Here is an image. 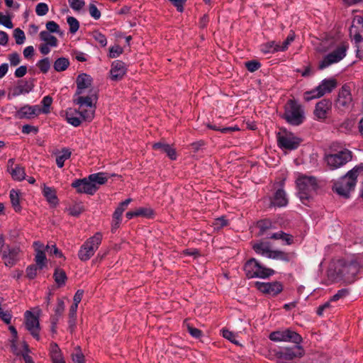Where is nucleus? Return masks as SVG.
Listing matches in <instances>:
<instances>
[{"instance_id":"nucleus-27","label":"nucleus","mask_w":363,"mask_h":363,"mask_svg":"<svg viewBox=\"0 0 363 363\" xmlns=\"http://www.w3.org/2000/svg\"><path fill=\"white\" fill-rule=\"evenodd\" d=\"M153 149L160 150L162 152H164L172 160H174L177 159L176 151L169 145L162 143H156L152 145Z\"/></svg>"},{"instance_id":"nucleus-43","label":"nucleus","mask_w":363,"mask_h":363,"mask_svg":"<svg viewBox=\"0 0 363 363\" xmlns=\"http://www.w3.org/2000/svg\"><path fill=\"white\" fill-rule=\"evenodd\" d=\"M207 126L210 129H212V130H217V131H220V132H221L222 133H224V134L230 133H233L234 131L239 130V128L238 126H236V125L233 126V127H224V128H222L218 127L216 125H211V124H208Z\"/></svg>"},{"instance_id":"nucleus-24","label":"nucleus","mask_w":363,"mask_h":363,"mask_svg":"<svg viewBox=\"0 0 363 363\" xmlns=\"http://www.w3.org/2000/svg\"><path fill=\"white\" fill-rule=\"evenodd\" d=\"M43 195L51 206H56L58 204L59 200L57 196V191L54 188L43 184Z\"/></svg>"},{"instance_id":"nucleus-26","label":"nucleus","mask_w":363,"mask_h":363,"mask_svg":"<svg viewBox=\"0 0 363 363\" xmlns=\"http://www.w3.org/2000/svg\"><path fill=\"white\" fill-rule=\"evenodd\" d=\"M252 249L257 254L268 258H270L269 255H272L273 252L268 242H261L255 243L252 245Z\"/></svg>"},{"instance_id":"nucleus-35","label":"nucleus","mask_w":363,"mask_h":363,"mask_svg":"<svg viewBox=\"0 0 363 363\" xmlns=\"http://www.w3.org/2000/svg\"><path fill=\"white\" fill-rule=\"evenodd\" d=\"M40 38L41 40L45 41L46 44L50 45L51 47L57 46V39L54 35H51L47 30H43L40 33Z\"/></svg>"},{"instance_id":"nucleus-33","label":"nucleus","mask_w":363,"mask_h":363,"mask_svg":"<svg viewBox=\"0 0 363 363\" xmlns=\"http://www.w3.org/2000/svg\"><path fill=\"white\" fill-rule=\"evenodd\" d=\"M279 49V43L275 41H269L260 45V50L264 54L274 53L281 52Z\"/></svg>"},{"instance_id":"nucleus-41","label":"nucleus","mask_w":363,"mask_h":363,"mask_svg":"<svg viewBox=\"0 0 363 363\" xmlns=\"http://www.w3.org/2000/svg\"><path fill=\"white\" fill-rule=\"evenodd\" d=\"M10 174L12 178L16 181H22L26 178L25 169L19 165H17L15 168L11 169Z\"/></svg>"},{"instance_id":"nucleus-36","label":"nucleus","mask_w":363,"mask_h":363,"mask_svg":"<svg viewBox=\"0 0 363 363\" xmlns=\"http://www.w3.org/2000/svg\"><path fill=\"white\" fill-rule=\"evenodd\" d=\"M76 305H72L69 312L68 329L70 333H73L76 328L77 311Z\"/></svg>"},{"instance_id":"nucleus-64","label":"nucleus","mask_w":363,"mask_h":363,"mask_svg":"<svg viewBox=\"0 0 363 363\" xmlns=\"http://www.w3.org/2000/svg\"><path fill=\"white\" fill-rule=\"evenodd\" d=\"M187 327V331L189 333V334L195 337V338H199L202 335V331L198 328H194L193 326L190 325L189 324H186Z\"/></svg>"},{"instance_id":"nucleus-37","label":"nucleus","mask_w":363,"mask_h":363,"mask_svg":"<svg viewBox=\"0 0 363 363\" xmlns=\"http://www.w3.org/2000/svg\"><path fill=\"white\" fill-rule=\"evenodd\" d=\"M9 196H10L11 205H12L13 208H14V211L16 212H20L21 211L22 208H21V206L20 205L19 192L14 189H11L10 191Z\"/></svg>"},{"instance_id":"nucleus-47","label":"nucleus","mask_w":363,"mask_h":363,"mask_svg":"<svg viewBox=\"0 0 363 363\" xmlns=\"http://www.w3.org/2000/svg\"><path fill=\"white\" fill-rule=\"evenodd\" d=\"M295 39V33L294 31L291 30L289 35L287 36L286 39L282 43L281 45L279 44V49L281 52H284L286 50L289 46V45Z\"/></svg>"},{"instance_id":"nucleus-8","label":"nucleus","mask_w":363,"mask_h":363,"mask_svg":"<svg viewBox=\"0 0 363 363\" xmlns=\"http://www.w3.org/2000/svg\"><path fill=\"white\" fill-rule=\"evenodd\" d=\"M102 235L100 233H95L87 239L80 247L78 252V257L82 262L89 260L96 252L101 243Z\"/></svg>"},{"instance_id":"nucleus-12","label":"nucleus","mask_w":363,"mask_h":363,"mask_svg":"<svg viewBox=\"0 0 363 363\" xmlns=\"http://www.w3.org/2000/svg\"><path fill=\"white\" fill-rule=\"evenodd\" d=\"M301 143V139L295 136L291 133H285L277 134V144L282 150H294L298 147Z\"/></svg>"},{"instance_id":"nucleus-10","label":"nucleus","mask_w":363,"mask_h":363,"mask_svg":"<svg viewBox=\"0 0 363 363\" xmlns=\"http://www.w3.org/2000/svg\"><path fill=\"white\" fill-rule=\"evenodd\" d=\"M337 82L335 79H325L321 83L311 91L304 94V99L307 101L320 98L327 93H330L336 86Z\"/></svg>"},{"instance_id":"nucleus-21","label":"nucleus","mask_w":363,"mask_h":363,"mask_svg":"<svg viewBox=\"0 0 363 363\" xmlns=\"http://www.w3.org/2000/svg\"><path fill=\"white\" fill-rule=\"evenodd\" d=\"M33 84L32 81H26V80H18L17 82L16 85L11 89V92L9 94V98L11 96L16 97L21 94H28L32 91L33 88Z\"/></svg>"},{"instance_id":"nucleus-9","label":"nucleus","mask_w":363,"mask_h":363,"mask_svg":"<svg viewBox=\"0 0 363 363\" xmlns=\"http://www.w3.org/2000/svg\"><path fill=\"white\" fill-rule=\"evenodd\" d=\"M354 84L352 82L344 84L338 91L337 99L335 101V107L341 111L349 110L353 106V97L352 90Z\"/></svg>"},{"instance_id":"nucleus-40","label":"nucleus","mask_w":363,"mask_h":363,"mask_svg":"<svg viewBox=\"0 0 363 363\" xmlns=\"http://www.w3.org/2000/svg\"><path fill=\"white\" fill-rule=\"evenodd\" d=\"M53 277L55 281L59 286H64L67 279L65 272L58 268L55 270Z\"/></svg>"},{"instance_id":"nucleus-62","label":"nucleus","mask_w":363,"mask_h":363,"mask_svg":"<svg viewBox=\"0 0 363 363\" xmlns=\"http://www.w3.org/2000/svg\"><path fill=\"white\" fill-rule=\"evenodd\" d=\"M228 222L225 218L224 216H222V217L215 219V220L213 223L215 229H220L224 226L228 225Z\"/></svg>"},{"instance_id":"nucleus-55","label":"nucleus","mask_w":363,"mask_h":363,"mask_svg":"<svg viewBox=\"0 0 363 363\" xmlns=\"http://www.w3.org/2000/svg\"><path fill=\"white\" fill-rule=\"evenodd\" d=\"M38 267L37 264L29 265L26 270V276L30 279H33L37 275Z\"/></svg>"},{"instance_id":"nucleus-52","label":"nucleus","mask_w":363,"mask_h":363,"mask_svg":"<svg viewBox=\"0 0 363 363\" xmlns=\"http://www.w3.org/2000/svg\"><path fill=\"white\" fill-rule=\"evenodd\" d=\"M66 118L67 122L74 127H77L82 123L80 118L74 116L72 113H67Z\"/></svg>"},{"instance_id":"nucleus-54","label":"nucleus","mask_w":363,"mask_h":363,"mask_svg":"<svg viewBox=\"0 0 363 363\" xmlns=\"http://www.w3.org/2000/svg\"><path fill=\"white\" fill-rule=\"evenodd\" d=\"M76 352L72 354V360L75 363H84V356L81 352L80 347L75 348Z\"/></svg>"},{"instance_id":"nucleus-49","label":"nucleus","mask_w":363,"mask_h":363,"mask_svg":"<svg viewBox=\"0 0 363 363\" xmlns=\"http://www.w3.org/2000/svg\"><path fill=\"white\" fill-rule=\"evenodd\" d=\"M13 37L16 40V43L21 45L24 43L26 36L24 32L20 28H16L13 31Z\"/></svg>"},{"instance_id":"nucleus-28","label":"nucleus","mask_w":363,"mask_h":363,"mask_svg":"<svg viewBox=\"0 0 363 363\" xmlns=\"http://www.w3.org/2000/svg\"><path fill=\"white\" fill-rule=\"evenodd\" d=\"M356 33H361L363 36V15L354 16L352 24L350 28V36L352 37Z\"/></svg>"},{"instance_id":"nucleus-13","label":"nucleus","mask_w":363,"mask_h":363,"mask_svg":"<svg viewBox=\"0 0 363 363\" xmlns=\"http://www.w3.org/2000/svg\"><path fill=\"white\" fill-rule=\"evenodd\" d=\"M21 250L18 247L4 246L1 250V259L6 267H12L21 259Z\"/></svg>"},{"instance_id":"nucleus-5","label":"nucleus","mask_w":363,"mask_h":363,"mask_svg":"<svg viewBox=\"0 0 363 363\" xmlns=\"http://www.w3.org/2000/svg\"><path fill=\"white\" fill-rule=\"evenodd\" d=\"M282 118L292 125H300L306 118L303 107L295 99H289L284 105Z\"/></svg>"},{"instance_id":"nucleus-23","label":"nucleus","mask_w":363,"mask_h":363,"mask_svg":"<svg viewBox=\"0 0 363 363\" xmlns=\"http://www.w3.org/2000/svg\"><path fill=\"white\" fill-rule=\"evenodd\" d=\"M35 247V262L39 269H43L47 264V259L45 253V246L40 241L33 242Z\"/></svg>"},{"instance_id":"nucleus-34","label":"nucleus","mask_w":363,"mask_h":363,"mask_svg":"<svg viewBox=\"0 0 363 363\" xmlns=\"http://www.w3.org/2000/svg\"><path fill=\"white\" fill-rule=\"evenodd\" d=\"M354 40L355 46L357 48V57L359 59H363V36L361 33L355 32L352 37H350Z\"/></svg>"},{"instance_id":"nucleus-32","label":"nucleus","mask_w":363,"mask_h":363,"mask_svg":"<svg viewBox=\"0 0 363 363\" xmlns=\"http://www.w3.org/2000/svg\"><path fill=\"white\" fill-rule=\"evenodd\" d=\"M257 226L259 230V235H266V237H267V234L269 233V231L274 228L273 223L269 219L258 221Z\"/></svg>"},{"instance_id":"nucleus-56","label":"nucleus","mask_w":363,"mask_h":363,"mask_svg":"<svg viewBox=\"0 0 363 363\" xmlns=\"http://www.w3.org/2000/svg\"><path fill=\"white\" fill-rule=\"evenodd\" d=\"M48 10V6L45 3H39L35 7V12L40 16L47 14Z\"/></svg>"},{"instance_id":"nucleus-18","label":"nucleus","mask_w":363,"mask_h":363,"mask_svg":"<svg viewBox=\"0 0 363 363\" xmlns=\"http://www.w3.org/2000/svg\"><path fill=\"white\" fill-rule=\"evenodd\" d=\"M255 285L259 291L270 296H275L283 290V285L279 281L267 283L257 281Z\"/></svg>"},{"instance_id":"nucleus-39","label":"nucleus","mask_w":363,"mask_h":363,"mask_svg":"<svg viewBox=\"0 0 363 363\" xmlns=\"http://www.w3.org/2000/svg\"><path fill=\"white\" fill-rule=\"evenodd\" d=\"M72 155V152L68 148H63L61 151V154L57 155L56 157V164L59 168H62L64 166L65 160H68Z\"/></svg>"},{"instance_id":"nucleus-38","label":"nucleus","mask_w":363,"mask_h":363,"mask_svg":"<svg viewBox=\"0 0 363 363\" xmlns=\"http://www.w3.org/2000/svg\"><path fill=\"white\" fill-rule=\"evenodd\" d=\"M69 66V61L67 58L62 57L57 58L53 65V67L57 72H63Z\"/></svg>"},{"instance_id":"nucleus-61","label":"nucleus","mask_w":363,"mask_h":363,"mask_svg":"<svg viewBox=\"0 0 363 363\" xmlns=\"http://www.w3.org/2000/svg\"><path fill=\"white\" fill-rule=\"evenodd\" d=\"M89 11L91 17L98 20L101 17V12L94 4H90L89 6Z\"/></svg>"},{"instance_id":"nucleus-25","label":"nucleus","mask_w":363,"mask_h":363,"mask_svg":"<svg viewBox=\"0 0 363 363\" xmlns=\"http://www.w3.org/2000/svg\"><path fill=\"white\" fill-rule=\"evenodd\" d=\"M288 203V199L285 191L282 189H279L274 194L270 206L274 207H283Z\"/></svg>"},{"instance_id":"nucleus-42","label":"nucleus","mask_w":363,"mask_h":363,"mask_svg":"<svg viewBox=\"0 0 363 363\" xmlns=\"http://www.w3.org/2000/svg\"><path fill=\"white\" fill-rule=\"evenodd\" d=\"M354 127V122L351 120L347 119L338 125L337 129L339 132L349 134L352 132Z\"/></svg>"},{"instance_id":"nucleus-58","label":"nucleus","mask_w":363,"mask_h":363,"mask_svg":"<svg viewBox=\"0 0 363 363\" xmlns=\"http://www.w3.org/2000/svg\"><path fill=\"white\" fill-rule=\"evenodd\" d=\"M70 7L74 11L81 10L85 3L84 0H68Z\"/></svg>"},{"instance_id":"nucleus-50","label":"nucleus","mask_w":363,"mask_h":363,"mask_svg":"<svg viewBox=\"0 0 363 363\" xmlns=\"http://www.w3.org/2000/svg\"><path fill=\"white\" fill-rule=\"evenodd\" d=\"M137 217L142 216L145 218H150L153 216L154 211L150 208H139L135 209Z\"/></svg>"},{"instance_id":"nucleus-3","label":"nucleus","mask_w":363,"mask_h":363,"mask_svg":"<svg viewBox=\"0 0 363 363\" xmlns=\"http://www.w3.org/2000/svg\"><path fill=\"white\" fill-rule=\"evenodd\" d=\"M363 172V164H360L350 170L344 177L335 182L333 190L344 198H349L354 190L358 175Z\"/></svg>"},{"instance_id":"nucleus-30","label":"nucleus","mask_w":363,"mask_h":363,"mask_svg":"<svg viewBox=\"0 0 363 363\" xmlns=\"http://www.w3.org/2000/svg\"><path fill=\"white\" fill-rule=\"evenodd\" d=\"M50 354L53 363H65L62 358L61 350L57 343H50Z\"/></svg>"},{"instance_id":"nucleus-4","label":"nucleus","mask_w":363,"mask_h":363,"mask_svg":"<svg viewBox=\"0 0 363 363\" xmlns=\"http://www.w3.org/2000/svg\"><path fill=\"white\" fill-rule=\"evenodd\" d=\"M298 196L303 204L313 198L318 189L317 179L314 177L300 176L296 180Z\"/></svg>"},{"instance_id":"nucleus-59","label":"nucleus","mask_w":363,"mask_h":363,"mask_svg":"<svg viewBox=\"0 0 363 363\" xmlns=\"http://www.w3.org/2000/svg\"><path fill=\"white\" fill-rule=\"evenodd\" d=\"M46 28L49 33H59L60 31L59 25L53 21L47 22Z\"/></svg>"},{"instance_id":"nucleus-53","label":"nucleus","mask_w":363,"mask_h":363,"mask_svg":"<svg viewBox=\"0 0 363 363\" xmlns=\"http://www.w3.org/2000/svg\"><path fill=\"white\" fill-rule=\"evenodd\" d=\"M93 38L96 40L102 47H105L107 44V40L106 36L99 31L93 32Z\"/></svg>"},{"instance_id":"nucleus-29","label":"nucleus","mask_w":363,"mask_h":363,"mask_svg":"<svg viewBox=\"0 0 363 363\" xmlns=\"http://www.w3.org/2000/svg\"><path fill=\"white\" fill-rule=\"evenodd\" d=\"M112 176H116V174L109 175L108 174L105 172H98L95 174H91L89 175L88 177L91 182L98 186L106 184L108 179Z\"/></svg>"},{"instance_id":"nucleus-57","label":"nucleus","mask_w":363,"mask_h":363,"mask_svg":"<svg viewBox=\"0 0 363 363\" xmlns=\"http://www.w3.org/2000/svg\"><path fill=\"white\" fill-rule=\"evenodd\" d=\"M245 67L248 71L253 72L261 67V64L256 60H250L245 62Z\"/></svg>"},{"instance_id":"nucleus-44","label":"nucleus","mask_w":363,"mask_h":363,"mask_svg":"<svg viewBox=\"0 0 363 363\" xmlns=\"http://www.w3.org/2000/svg\"><path fill=\"white\" fill-rule=\"evenodd\" d=\"M36 66L39 68L41 72L45 74L48 72L50 67V62L48 57H45L39 60Z\"/></svg>"},{"instance_id":"nucleus-17","label":"nucleus","mask_w":363,"mask_h":363,"mask_svg":"<svg viewBox=\"0 0 363 363\" xmlns=\"http://www.w3.org/2000/svg\"><path fill=\"white\" fill-rule=\"evenodd\" d=\"M26 328L30 335L37 340H40V322L39 318L33 313L26 311L24 313Z\"/></svg>"},{"instance_id":"nucleus-60","label":"nucleus","mask_w":363,"mask_h":363,"mask_svg":"<svg viewBox=\"0 0 363 363\" xmlns=\"http://www.w3.org/2000/svg\"><path fill=\"white\" fill-rule=\"evenodd\" d=\"M12 318L11 313L6 311H3L2 308H0V319L4 321L6 324H10Z\"/></svg>"},{"instance_id":"nucleus-6","label":"nucleus","mask_w":363,"mask_h":363,"mask_svg":"<svg viewBox=\"0 0 363 363\" xmlns=\"http://www.w3.org/2000/svg\"><path fill=\"white\" fill-rule=\"evenodd\" d=\"M349 49V44L347 42L340 43L334 50L323 57L319 62L318 68L323 70L333 64H336L344 59Z\"/></svg>"},{"instance_id":"nucleus-2","label":"nucleus","mask_w":363,"mask_h":363,"mask_svg":"<svg viewBox=\"0 0 363 363\" xmlns=\"http://www.w3.org/2000/svg\"><path fill=\"white\" fill-rule=\"evenodd\" d=\"M363 270V252L357 253L345 259H339L335 269L328 271V277L333 282L339 280L346 284H351L358 279Z\"/></svg>"},{"instance_id":"nucleus-31","label":"nucleus","mask_w":363,"mask_h":363,"mask_svg":"<svg viewBox=\"0 0 363 363\" xmlns=\"http://www.w3.org/2000/svg\"><path fill=\"white\" fill-rule=\"evenodd\" d=\"M269 256L270 259H280L289 262L295 258L296 254L294 252H285L281 250H273L272 255Z\"/></svg>"},{"instance_id":"nucleus-22","label":"nucleus","mask_w":363,"mask_h":363,"mask_svg":"<svg viewBox=\"0 0 363 363\" xmlns=\"http://www.w3.org/2000/svg\"><path fill=\"white\" fill-rule=\"evenodd\" d=\"M127 72L125 64L121 60H115L111 64V79L113 81L121 80Z\"/></svg>"},{"instance_id":"nucleus-1","label":"nucleus","mask_w":363,"mask_h":363,"mask_svg":"<svg viewBox=\"0 0 363 363\" xmlns=\"http://www.w3.org/2000/svg\"><path fill=\"white\" fill-rule=\"evenodd\" d=\"M92 78L87 74L82 73L77 76L76 79L77 91L74 94V103L79 105L78 113L84 121H91L94 118L97 96L95 93H91L87 96H81L84 90L91 86Z\"/></svg>"},{"instance_id":"nucleus-20","label":"nucleus","mask_w":363,"mask_h":363,"mask_svg":"<svg viewBox=\"0 0 363 363\" xmlns=\"http://www.w3.org/2000/svg\"><path fill=\"white\" fill-rule=\"evenodd\" d=\"M332 102L329 99H322L315 105L314 110L315 116L319 120H324L331 111Z\"/></svg>"},{"instance_id":"nucleus-19","label":"nucleus","mask_w":363,"mask_h":363,"mask_svg":"<svg viewBox=\"0 0 363 363\" xmlns=\"http://www.w3.org/2000/svg\"><path fill=\"white\" fill-rule=\"evenodd\" d=\"M40 113V107L39 106L25 105L16 112L14 116L18 119H31L38 116Z\"/></svg>"},{"instance_id":"nucleus-48","label":"nucleus","mask_w":363,"mask_h":363,"mask_svg":"<svg viewBox=\"0 0 363 363\" xmlns=\"http://www.w3.org/2000/svg\"><path fill=\"white\" fill-rule=\"evenodd\" d=\"M350 294V290L348 289H342L337 291L330 298V301H337L340 299L345 298Z\"/></svg>"},{"instance_id":"nucleus-16","label":"nucleus","mask_w":363,"mask_h":363,"mask_svg":"<svg viewBox=\"0 0 363 363\" xmlns=\"http://www.w3.org/2000/svg\"><path fill=\"white\" fill-rule=\"evenodd\" d=\"M304 350L300 344H296L294 347H286L276 352L277 359L283 360H292L296 357H301L304 355Z\"/></svg>"},{"instance_id":"nucleus-46","label":"nucleus","mask_w":363,"mask_h":363,"mask_svg":"<svg viewBox=\"0 0 363 363\" xmlns=\"http://www.w3.org/2000/svg\"><path fill=\"white\" fill-rule=\"evenodd\" d=\"M67 22L69 26V32L71 33H75L79 30V23L74 17H67Z\"/></svg>"},{"instance_id":"nucleus-51","label":"nucleus","mask_w":363,"mask_h":363,"mask_svg":"<svg viewBox=\"0 0 363 363\" xmlns=\"http://www.w3.org/2000/svg\"><path fill=\"white\" fill-rule=\"evenodd\" d=\"M123 48L120 45H116L109 48L108 57L110 58H116L120 55H121L123 53Z\"/></svg>"},{"instance_id":"nucleus-15","label":"nucleus","mask_w":363,"mask_h":363,"mask_svg":"<svg viewBox=\"0 0 363 363\" xmlns=\"http://www.w3.org/2000/svg\"><path fill=\"white\" fill-rule=\"evenodd\" d=\"M71 186L76 189L78 194L94 195L99 189V186L90 182L89 177L74 179Z\"/></svg>"},{"instance_id":"nucleus-7","label":"nucleus","mask_w":363,"mask_h":363,"mask_svg":"<svg viewBox=\"0 0 363 363\" xmlns=\"http://www.w3.org/2000/svg\"><path fill=\"white\" fill-rule=\"evenodd\" d=\"M244 271L248 279L262 278L265 279L273 275L274 271L264 267L256 259L251 258L244 265Z\"/></svg>"},{"instance_id":"nucleus-11","label":"nucleus","mask_w":363,"mask_h":363,"mask_svg":"<svg viewBox=\"0 0 363 363\" xmlns=\"http://www.w3.org/2000/svg\"><path fill=\"white\" fill-rule=\"evenodd\" d=\"M269 338L274 342H290L295 344H301L303 340L298 333L290 329L274 331L269 334Z\"/></svg>"},{"instance_id":"nucleus-45","label":"nucleus","mask_w":363,"mask_h":363,"mask_svg":"<svg viewBox=\"0 0 363 363\" xmlns=\"http://www.w3.org/2000/svg\"><path fill=\"white\" fill-rule=\"evenodd\" d=\"M52 103V98L50 96H45L42 101H41V104H43V108H40V113H50V106Z\"/></svg>"},{"instance_id":"nucleus-14","label":"nucleus","mask_w":363,"mask_h":363,"mask_svg":"<svg viewBox=\"0 0 363 363\" xmlns=\"http://www.w3.org/2000/svg\"><path fill=\"white\" fill-rule=\"evenodd\" d=\"M351 160L352 152L347 149L336 154L329 155L326 157L328 164L333 169H337L343 166Z\"/></svg>"},{"instance_id":"nucleus-63","label":"nucleus","mask_w":363,"mask_h":363,"mask_svg":"<svg viewBox=\"0 0 363 363\" xmlns=\"http://www.w3.org/2000/svg\"><path fill=\"white\" fill-rule=\"evenodd\" d=\"M65 311V302L62 299L58 298L57 306L55 308V315L62 316Z\"/></svg>"}]
</instances>
